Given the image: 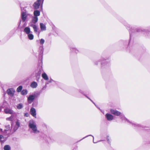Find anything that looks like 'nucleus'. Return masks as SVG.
I'll use <instances>...</instances> for the list:
<instances>
[{
    "label": "nucleus",
    "instance_id": "nucleus-1",
    "mask_svg": "<svg viewBox=\"0 0 150 150\" xmlns=\"http://www.w3.org/2000/svg\"><path fill=\"white\" fill-rule=\"evenodd\" d=\"M28 126L32 129L33 133H37L40 132L38 129L36 123L33 120H31L29 121Z\"/></svg>",
    "mask_w": 150,
    "mask_h": 150
},
{
    "label": "nucleus",
    "instance_id": "nucleus-2",
    "mask_svg": "<svg viewBox=\"0 0 150 150\" xmlns=\"http://www.w3.org/2000/svg\"><path fill=\"white\" fill-rule=\"evenodd\" d=\"M21 9L22 10L21 14L22 19H29L32 18V16L27 13V12L25 10L23 11L22 8H21Z\"/></svg>",
    "mask_w": 150,
    "mask_h": 150
},
{
    "label": "nucleus",
    "instance_id": "nucleus-3",
    "mask_svg": "<svg viewBox=\"0 0 150 150\" xmlns=\"http://www.w3.org/2000/svg\"><path fill=\"white\" fill-rule=\"evenodd\" d=\"M11 133V128L9 125L6 126L3 133L5 134L9 135Z\"/></svg>",
    "mask_w": 150,
    "mask_h": 150
},
{
    "label": "nucleus",
    "instance_id": "nucleus-4",
    "mask_svg": "<svg viewBox=\"0 0 150 150\" xmlns=\"http://www.w3.org/2000/svg\"><path fill=\"white\" fill-rule=\"evenodd\" d=\"M42 0H37L33 4V6L35 9H38L41 4Z\"/></svg>",
    "mask_w": 150,
    "mask_h": 150
},
{
    "label": "nucleus",
    "instance_id": "nucleus-5",
    "mask_svg": "<svg viewBox=\"0 0 150 150\" xmlns=\"http://www.w3.org/2000/svg\"><path fill=\"white\" fill-rule=\"evenodd\" d=\"M15 92L13 88H9L7 91V93L11 96H13Z\"/></svg>",
    "mask_w": 150,
    "mask_h": 150
},
{
    "label": "nucleus",
    "instance_id": "nucleus-6",
    "mask_svg": "<svg viewBox=\"0 0 150 150\" xmlns=\"http://www.w3.org/2000/svg\"><path fill=\"white\" fill-rule=\"evenodd\" d=\"M4 112L6 114H9L12 115L14 114L13 111L11 109L9 108H6L4 110Z\"/></svg>",
    "mask_w": 150,
    "mask_h": 150
},
{
    "label": "nucleus",
    "instance_id": "nucleus-7",
    "mask_svg": "<svg viewBox=\"0 0 150 150\" xmlns=\"http://www.w3.org/2000/svg\"><path fill=\"white\" fill-rule=\"evenodd\" d=\"M35 98V96L33 95H30L28 98V102L29 103H31Z\"/></svg>",
    "mask_w": 150,
    "mask_h": 150
},
{
    "label": "nucleus",
    "instance_id": "nucleus-8",
    "mask_svg": "<svg viewBox=\"0 0 150 150\" xmlns=\"http://www.w3.org/2000/svg\"><path fill=\"white\" fill-rule=\"evenodd\" d=\"M30 113L33 116L36 118V111L34 108H31L30 110Z\"/></svg>",
    "mask_w": 150,
    "mask_h": 150
},
{
    "label": "nucleus",
    "instance_id": "nucleus-9",
    "mask_svg": "<svg viewBox=\"0 0 150 150\" xmlns=\"http://www.w3.org/2000/svg\"><path fill=\"white\" fill-rule=\"evenodd\" d=\"M110 112L112 114L115 115L119 116L121 114L120 112L116 110H114L111 109L110 110Z\"/></svg>",
    "mask_w": 150,
    "mask_h": 150
},
{
    "label": "nucleus",
    "instance_id": "nucleus-10",
    "mask_svg": "<svg viewBox=\"0 0 150 150\" xmlns=\"http://www.w3.org/2000/svg\"><path fill=\"white\" fill-rule=\"evenodd\" d=\"M105 117L108 120H111L113 118V116L107 113L105 115Z\"/></svg>",
    "mask_w": 150,
    "mask_h": 150
},
{
    "label": "nucleus",
    "instance_id": "nucleus-11",
    "mask_svg": "<svg viewBox=\"0 0 150 150\" xmlns=\"http://www.w3.org/2000/svg\"><path fill=\"white\" fill-rule=\"evenodd\" d=\"M34 14L35 16V17L34 19H38L37 16H38L40 15V12L39 11L36 10L34 12Z\"/></svg>",
    "mask_w": 150,
    "mask_h": 150
},
{
    "label": "nucleus",
    "instance_id": "nucleus-12",
    "mask_svg": "<svg viewBox=\"0 0 150 150\" xmlns=\"http://www.w3.org/2000/svg\"><path fill=\"white\" fill-rule=\"evenodd\" d=\"M38 84L35 81L32 82L30 85L31 87L33 88H36Z\"/></svg>",
    "mask_w": 150,
    "mask_h": 150
},
{
    "label": "nucleus",
    "instance_id": "nucleus-13",
    "mask_svg": "<svg viewBox=\"0 0 150 150\" xmlns=\"http://www.w3.org/2000/svg\"><path fill=\"white\" fill-rule=\"evenodd\" d=\"M40 28L41 30L44 31L46 30V27L45 25L42 23H40Z\"/></svg>",
    "mask_w": 150,
    "mask_h": 150
},
{
    "label": "nucleus",
    "instance_id": "nucleus-14",
    "mask_svg": "<svg viewBox=\"0 0 150 150\" xmlns=\"http://www.w3.org/2000/svg\"><path fill=\"white\" fill-rule=\"evenodd\" d=\"M24 31L26 33L29 34L30 32V28L28 27H26L24 29Z\"/></svg>",
    "mask_w": 150,
    "mask_h": 150
},
{
    "label": "nucleus",
    "instance_id": "nucleus-15",
    "mask_svg": "<svg viewBox=\"0 0 150 150\" xmlns=\"http://www.w3.org/2000/svg\"><path fill=\"white\" fill-rule=\"evenodd\" d=\"M20 126V123L18 120H17L16 122V125L14 128V129L16 130Z\"/></svg>",
    "mask_w": 150,
    "mask_h": 150
},
{
    "label": "nucleus",
    "instance_id": "nucleus-16",
    "mask_svg": "<svg viewBox=\"0 0 150 150\" xmlns=\"http://www.w3.org/2000/svg\"><path fill=\"white\" fill-rule=\"evenodd\" d=\"M42 76L45 80H47L48 79L47 76L45 73L43 74H42Z\"/></svg>",
    "mask_w": 150,
    "mask_h": 150
},
{
    "label": "nucleus",
    "instance_id": "nucleus-17",
    "mask_svg": "<svg viewBox=\"0 0 150 150\" xmlns=\"http://www.w3.org/2000/svg\"><path fill=\"white\" fill-rule=\"evenodd\" d=\"M0 139L1 142H4L6 140V139L2 135H0Z\"/></svg>",
    "mask_w": 150,
    "mask_h": 150
},
{
    "label": "nucleus",
    "instance_id": "nucleus-18",
    "mask_svg": "<svg viewBox=\"0 0 150 150\" xmlns=\"http://www.w3.org/2000/svg\"><path fill=\"white\" fill-rule=\"evenodd\" d=\"M10 147L8 145H6L4 147V150H10Z\"/></svg>",
    "mask_w": 150,
    "mask_h": 150
},
{
    "label": "nucleus",
    "instance_id": "nucleus-19",
    "mask_svg": "<svg viewBox=\"0 0 150 150\" xmlns=\"http://www.w3.org/2000/svg\"><path fill=\"white\" fill-rule=\"evenodd\" d=\"M34 29V31L35 32H37V27L36 25H30Z\"/></svg>",
    "mask_w": 150,
    "mask_h": 150
},
{
    "label": "nucleus",
    "instance_id": "nucleus-20",
    "mask_svg": "<svg viewBox=\"0 0 150 150\" xmlns=\"http://www.w3.org/2000/svg\"><path fill=\"white\" fill-rule=\"evenodd\" d=\"M28 38L30 40H33V35L32 34H29L28 35Z\"/></svg>",
    "mask_w": 150,
    "mask_h": 150
},
{
    "label": "nucleus",
    "instance_id": "nucleus-21",
    "mask_svg": "<svg viewBox=\"0 0 150 150\" xmlns=\"http://www.w3.org/2000/svg\"><path fill=\"white\" fill-rule=\"evenodd\" d=\"M13 116L12 115L11 116L9 117H7L6 118V120H8V121H11L13 120Z\"/></svg>",
    "mask_w": 150,
    "mask_h": 150
},
{
    "label": "nucleus",
    "instance_id": "nucleus-22",
    "mask_svg": "<svg viewBox=\"0 0 150 150\" xmlns=\"http://www.w3.org/2000/svg\"><path fill=\"white\" fill-rule=\"evenodd\" d=\"M23 105L22 104L20 103L17 106V108L18 109H21L23 107Z\"/></svg>",
    "mask_w": 150,
    "mask_h": 150
},
{
    "label": "nucleus",
    "instance_id": "nucleus-23",
    "mask_svg": "<svg viewBox=\"0 0 150 150\" xmlns=\"http://www.w3.org/2000/svg\"><path fill=\"white\" fill-rule=\"evenodd\" d=\"M22 89V86H20L17 88V90L18 92H20Z\"/></svg>",
    "mask_w": 150,
    "mask_h": 150
},
{
    "label": "nucleus",
    "instance_id": "nucleus-24",
    "mask_svg": "<svg viewBox=\"0 0 150 150\" xmlns=\"http://www.w3.org/2000/svg\"><path fill=\"white\" fill-rule=\"evenodd\" d=\"M27 91L26 90H23L21 92V93L23 95H26L27 94Z\"/></svg>",
    "mask_w": 150,
    "mask_h": 150
},
{
    "label": "nucleus",
    "instance_id": "nucleus-25",
    "mask_svg": "<svg viewBox=\"0 0 150 150\" xmlns=\"http://www.w3.org/2000/svg\"><path fill=\"white\" fill-rule=\"evenodd\" d=\"M45 42V40L44 39H41L40 40V43L41 44H43Z\"/></svg>",
    "mask_w": 150,
    "mask_h": 150
},
{
    "label": "nucleus",
    "instance_id": "nucleus-26",
    "mask_svg": "<svg viewBox=\"0 0 150 150\" xmlns=\"http://www.w3.org/2000/svg\"><path fill=\"white\" fill-rule=\"evenodd\" d=\"M24 115H25V116L26 117H28L29 115V114H28V113H26Z\"/></svg>",
    "mask_w": 150,
    "mask_h": 150
},
{
    "label": "nucleus",
    "instance_id": "nucleus-27",
    "mask_svg": "<svg viewBox=\"0 0 150 150\" xmlns=\"http://www.w3.org/2000/svg\"><path fill=\"white\" fill-rule=\"evenodd\" d=\"M0 131H1V132H2V129H0Z\"/></svg>",
    "mask_w": 150,
    "mask_h": 150
},
{
    "label": "nucleus",
    "instance_id": "nucleus-28",
    "mask_svg": "<svg viewBox=\"0 0 150 150\" xmlns=\"http://www.w3.org/2000/svg\"><path fill=\"white\" fill-rule=\"evenodd\" d=\"M38 21V19H35V22H37Z\"/></svg>",
    "mask_w": 150,
    "mask_h": 150
},
{
    "label": "nucleus",
    "instance_id": "nucleus-29",
    "mask_svg": "<svg viewBox=\"0 0 150 150\" xmlns=\"http://www.w3.org/2000/svg\"><path fill=\"white\" fill-rule=\"evenodd\" d=\"M44 0H42V4L43 3V1H44Z\"/></svg>",
    "mask_w": 150,
    "mask_h": 150
},
{
    "label": "nucleus",
    "instance_id": "nucleus-30",
    "mask_svg": "<svg viewBox=\"0 0 150 150\" xmlns=\"http://www.w3.org/2000/svg\"><path fill=\"white\" fill-rule=\"evenodd\" d=\"M1 110V109L0 108V111Z\"/></svg>",
    "mask_w": 150,
    "mask_h": 150
},
{
    "label": "nucleus",
    "instance_id": "nucleus-31",
    "mask_svg": "<svg viewBox=\"0 0 150 150\" xmlns=\"http://www.w3.org/2000/svg\"><path fill=\"white\" fill-rule=\"evenodd\" d=\"M107 139V140L108 141V139Z\"/></svg>",
    "mask_w": 150,
    "mask_h": 150
}]
</instances>
